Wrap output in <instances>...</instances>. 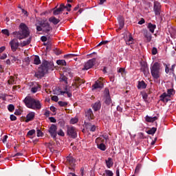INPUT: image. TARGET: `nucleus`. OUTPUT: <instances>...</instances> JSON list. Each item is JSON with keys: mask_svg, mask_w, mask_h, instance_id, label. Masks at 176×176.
Segmentation results:
<instances>
[{"mask_svg": "<svg viewBox=\"0 0 176 176\" xmlns=\"http://www.w3.org/2000/svg\"><path fill=\"white\" fill-rule=\"evenodd\" d=\"M54 64L53 62H49L46 60H43L41 65L38 67V71L35 73L34 76L38 78H43L49 71H53Z\"/></svg>", "mask_w": 176, "mask_h": 176, "instance_id": "obj_1", "label": "nucleus"}, {"mask_svg": "<svg viewBox=\"0 0 176 176\" xmlns=\"http://www.w3.org/2000/svg\"><path fill=\"white\" fill-rule=\"evenodd\" d=\"M20 30L18 32H14L12 34L14 38L17 39H25V38H28L30 36V30L28 29V26L25 25V23H21L19 25Z\"/></svg>", "mask_w": 176, "mask_h": 176, "instance_id": "obj_2", "label": "nucleus"}, {"mask_svg": "<svg viewBox=\"0 0 176 176\" xmlns=\"http://www.w3.org/2000/svg\"><path fill=\"white\" fill-rule=\"evenodd\" d=\"M23 102L27 108H30V109H41L42 108L41 101L32 96H26L23 100Z\"/></svg>", "mask_w": 176, "mask_h": 176, "instance_id": "obj_3", "label": "nucleus"}, {"mask_svg": "<svg viewBox=\"0 0 176 176\" xmlns=\"http://www.w3.org/2000/svg\"><path fill=\"white\" fill-rule=\"evenodd\" d=\"M162 64L155 62L151 67V74L154 79H159L160 78V68Z\"/></svg>", "mask_w": 176, "mask_h": 176, "instance_id": "obj_4", "label": "nucleus"}, {"mask_svg": "<svg viewBox=\"0 0 176 176\" xmlns=\"http://www.w3.org/2000/svg\"><path fill=\"white\" fill-rule=\"evenodd\" d=\"M39 24L41 27H42L43 32L46 34H49V32L53 30V28L50 26V23L47 22V20H43L40 21Z\"/></svg>", "mask_w": 176, "mask_h": 176, "instance_id": "obj_5", "label": "nucleus"}, {"mask_svg": "<svg viewBox=\"0 0 176 176\" xmlns=\"http://www.w3.org/2000/svg\"><path fill=\"white\" fill-rule=\"evenodd\" d=\"M104 140L102 138H97L96 139V144L100 151H106L107 150V146H105V144H104Z\"/></svg>", "mask_w": 176, "mask_h": 176, "instance_id": "obj_6", "label": "nucleus"}, {"mask_svg": "<svg viewBox=\"0 0 176 176\" xmlns=\"http://www.w3.org/2000/svg\"><path fill=\"white\" fill-rule=\"evenodd\" d=\"M96 65V58L89 59L87 63H85L82 71H87Z\"/></svg>", "mask_w": 176, "mask_h": 176, "instance_id": "obj_7", "label": "nucleus"}, {"mask_svg": "<svg viewBox=\"0 0 176 176\" xmlns=\"http://www.w3.org/2000/svg\"><path fill=\"white\" fill-rule=\"evenodd\" d=\"M51 137L54 140H57V126L54 124H52L48 129Z\"/></svg>", "mask_w": 176, "mask_h": 176, "instance_id": "obj_8", "label": "nucleus"}, {"mask_svg": "<svg viewBox=\"0 0 176 176\" xmlns=\"http://www.w3.org/2000/svg\"><path fill=\"white\" fill-rule=\"evenodd\" d=\"M66 164L72 167V168H74V167L76 166V160L69 154V156L66 157Z\"/></svg>", "mask_w": 176, "mask_h": 176, "instance_id": "obj_9", "label": "nucleus"}, {"mask_svg": "<svg viewBox=\"0 0 176 176\" xmlns=\"http://www.w3.org/2000/svg\"><path fill=\"white\" fill-rule=\"evenodd\" d=\"M9 45L11 47L12 52H17V50L19 49V46H20V43H19V41L16 38H13L11 40L9 43Z\"/></svg>", "mask_w": 176, "mask_h": 176, "instance_id": "obj_10", "label": "nucleus"}, {"mask_svg": "<svg viewBox=\"0 0 176 176\" xmlns=\"http://www.w3.org/2000/svg\"><path fill=\"white\" fill-rule=\"evenodd\" d=\"M67 135L72 138H76L78 137V133H76V129L74 126L67 127Z\"/></svg>", "mask_w": 176, "mask_h": 176, "instance_id": "obj_11", "label": "nucleus"}, {"mask_svg": "<svg viewBox=\"0 0 176 176\" xmlns=\"http://www.w3.org/2000/svg\"><path fill=\"white\" fill-rule=\"evenodd\" d=\"M153 10L155 16H160L162 13V6L157 1L154 2Z\"/></svg>", "mask_w": 176, "mask_h": 176, "instance_id": "obj_12", "label": "nucleus"}, {"mask_svg": "<svg viewBox=\"0 0 176 176\" xmlns=\"http://www.w3.org/2000/svg\"><path fill=\"white\" fill-rule=\"evenodd\" d=\"M65 10V7H64V3H61L58 8H55L53 9V14L54 16H58V14H61Z\"/></svg>", "mask_w": 176, "mask_h": 176, "instance_id": "obj_13", "label": "nucleus"}, {"mask_svg": "<svg viewBox=\"0 0 176 176\" xmlns=\"http://www.w3.org/2000/svg\"><path fill=\"white\" fill-rule=\"evenodd\" d=\"M140 71L143 72L144 76H148L149 74V67H148V64L145 62L141 63Z\"/></svg>", "mask_w": 176, "mask_h": 176, "instance_id": "obj_14", "label": "nucleus"}, {"mask_svg": "<svg viewBox=\"0 0 176 176\" xmlns=\"http://www.w3.org/2000/svg\"><path fill=\"white\" fill-rule=\"evenodd\" d=\"M102 78H100L99 80H97L94 85H92V90L97 89H102L104 87V83L101 81Z\"/></svg>", "mask_w": 176, "mask_h": 176, "instance_id": "obj_15", "label": "nucleus"}, {"mask_svg": "<svg viewBox=\"0 0 176 176\" xmlns=\"http://www.w3.org/2000/svg\"><path fill=\"white\" fill-rule=\"evenodd\" d=\"M85 125L87 130H89V131H91L92 133H94L97 129V126L94 124H92L91 122H85Z\"/></svg>", "mask_w": 176, "mask_h": 176, "instance_id": "obj_16", "label": "nucleus"}, {"mask_svg": "<svg viewBox=\"0 0 176 176\" xmlns=\"http://www.w3.org/2000/svg\"><path fill=\"white\" fill-rule=\"evenodd\" d=\"M85 82L86 81H85L84 80L81 79L79 77L74 78V85L77 88H79V87L82 86V85H83V83H85Z\"/></svg>", "mask_w": 176, "mask_h": 176, "instance_id": "obj_17", "label": "nucleus"}, {"mask_svg": "<svg viewBox=\"0 0 176 176\" xmlns=\"http://www.w3.org/2000/svg\"><path fill=\"white\" fill-rule=\"evenodd\" d=\"M118 21L119 23V28H118V31H120V30H122L123 28L124 27V18L122 16H119L118 17Z\"/></svg>", "mask_w": 176, "mask_h": 176, "instance_id": "obj_18", "label": "nucleus"}, {"mask_svg": "<svg viewBox=\"0 0 176 176\" xmlns=\"http://www.w3.org/2000/svg\"><path fill=\"white\" fill-rule=\"evenodd\" d=\"M85 116L87 118L88 120H93L94 119V114L93 113V110L91 109H88L85 112Z\"/></svg>", "mask_w": 176, "mask_h": 176, "instance_id": "obj_19", "label": "nucleus"}, {"mask_svg": "<svg viewBox=\"0 0 176 176\" xmlns=\"http://www.w3.org/2000/svg\"><path fill=\"white\" fill-rule=\"evenodd\" d=\"M34 118H35V112L34 111L30 112L26 116V120H25V123H28V122H31V120H34Z\"/></svg>", "mask_w": 176, "mask_h": 176, "instance_id": "obj_20", "label": "nucleus"}, {"mask_svg": "<svg viewBox=\"0 0 176 176\" xmlns=\"http://www.w3.org/2000/svg\"><path fill=\"white\" fill-rule=\"evenodd\" d=\"M49 21L50 23H52V24L54 25H57V24H58L61 20H60V19L56 18V16H51L49 18Z\"/></svg>", "mask_w": 176, "mask_h": 176, "instance_id": "obj_21", "label": "nucleus"}, {"mask_svg": "<svg viewBox=\"0 0 176 176\" xmlns=\"http://www.w3.org/2000/svg\"><path fill=\"white\" fill-rule=\"evenodd\" d=\"M144 36L148 42H151L152 40V34L148 30H144Z\"/></svg>", "mask_w": 176, "mask_h": 176, "instance_id": "obj_22", "label": "nucleus"}, {"mask_svg": "<svg viewBox=\"0 0 176 176\" xmlns=\"http://www.w3.org/2000/svg\"><path fill=\"white\" fill-rule=\"evenodd\" d=\"M100 109H101V102L97 101L93 105V109L94 111H95V112H97V111H100Z\"/></svg>", "mask_w": 176, "mask_h": 176, "instance_id": "obj_23", "label": "nucleus"}, {"mask_svg": "<svg viewBox=\"0 0 176 176\" xmlns=\"http://www.w3.org/2000/svg\"><path fill=\"white\" fill-rule=\"evenodd\" d=\"M146 122H148V123H153L155 120H157V118L156 116L151 117L149 116H146L145 117Z\"/></svg>", "mask_w": 176, "mask_h": 176, "instance_id": "obj_24", "label": "nucleus"}, {"mask_svg": "<svg viewBox=\"0 0 176 176\" xmlns=\"http://www.w3.org/2000/svg\"><path fill=\"white\" fill-rule=\"evenodd\" d=\"M105 163L107 165V168H111L112 166H113V161L112 158L109 157L107 160H105Z\"/></svg>", "mask_w": 176, "mask_h": 176, "instance_id": "obj_25", "label": "nucleus"}, {"mask_svg": "<svg viewBox=\"0 0 176 176\" xmlns=\"http://www.w3.org/2000/svg\"><path fill=\"white\" fill-rule=\"evenodd\" d=\"M147 28H148L150 32L153 34V32H155V30H156V25L152 24V23H149L148 24Z\"/></svg>", "mask_w": 176, "mask_h": 176, "instance_id": "obj_26", "label": "nucleus"}, {"mask_svg": "<svg viewBox=\"0 0 176 176\" xmlns=\"http://www.w3.org/2000/svg\"><path fill=\"white\" fill-rule=\"evenodd\" d=\"M134 42V38L131 36H129V39L126 40V44L130 45L131 49H134V46L131 45Z\"/></svg>", "mask_w": 176, "mask_h": 176, "instance_id": "obj_27", "label": "nucleus"}, {"mask_svg": "<svg viewBox=\"0 0 176 176\" xmlns=\"http://www.w3.org/2000/svg\"><path fill=\"white\" fill-rule=\"evenodd\" d=\"M138 89H146V83L145 81L142 80L138 82Z\"/></svg>", "mask_w": 176, "mask_h": 176, "instance_id": "obj_28", "label": "nucleus"}, {"mask_svg": "<svg viewBox=\"0 0 176 176\" xmlns=\"http://www.w3.org/2000/svg\"><path fill=\"white\" fill-rule=\"evenodd\" d=\"M60 94H62V96H64V94H67L69 98H71V97H72V93L71 92V90L69 89L67 91H60Z\"/></svg>", "mask_w": 176, "mask_h": 176, "instance_id": "obj_29", "label": "nucleus"}, {"mask_svg": "<svg viewBox=\"0 0 176 176\" xmlns=\"http://www.w3.org/2000/svg\"><path fill=\"white\" fill-rule=\"evenodd\" d=\"M32 41V37H29L27 41H23L21 43L22 46H27L28 45H30L31 43V41Z\"/></svg>", "mask_w": 176, "mask_h": 176, "instance_id": "obj_30", "label": "nucleus"}, {"mask_svg": "<svg viewBox=\"0 0 176 176\" xmlns=\"http://www.w3.org/2000/svg\"><path fill=\"white\" fill-rule=\"evenodd\" d=\"M39 90H41V85H36L31 89L32 93H36V91H39Z\"/></svg>", "mask_w": 176, "mask_h": 176, "instance_id": "obj_31", "label": "nucleus"}, {"mask_svg": "<svg viewBox=\"0 0 176 176\" xmlns=\"http://www.w3.org/2000/svg\"><path fill=\"white\" fill-rule=\"evenodd\" d=\"M79 54H69L64 55V58H74V57H78Z\"/></svg>", "mask_w": 176, "mask_h": 176, "instance_id": "obj_32", "label": "nucleus"}, {"mask_svg": "<svg viewBox=\"0 0 176 176\" xmlns=\"http://www.w3.org/2000/svg\"><path fill=\"white\" fill-rule=\"evenodd\" d=\"M34 64H35L36 65H39V64H41V59L39 58V56H34Z\"/></svg>", "mask_w": 176, "mask_h": 176, "instance_id": "obj_33", "label": "nucleus"}, {"mask_svg": "<svg viewBox=\"0 0 176 176\" xmlns=\"http://www.w3.org/2000/svg\"><path fill=\"white\" fill-rule=\"evenodd\" d=\"M167 94L168 97H171V96H174V94H175V90H174V89H168L167 90Z\"/></svg>", "mask_w": 176, "mask_h": 176, "instance_id": "obj_34", "label": "nucleus"}, {"mask_svg": "<svg viewBox=\"0 0 176 176\" xmlns=\"http://www.w3.org/2000/svg\"><path fill=\"white\" fill-rule=\"evenodd\" d=\"M104 102L106 105H111V104H112V99H111V96L106 97Z\"/></svg>", "mask_w": 176, "mask_h": 176, "instance_id": "obj_35", "label": "nucleus"}, {"mask_svg": "<svg viewBox=\"0 0 176 176\" xmlns=\"http://www.w3.org/2000/svg\"><path fill=\"white\" fill-rule=\"evenodd\" d=\"M156 130H157V128L153 127L147 131V134L153 135L156 133Z\"/></svg>", "mask_w": 176, "mask_h": 176, "instance_id": "obj_36", "label": "nucleus"}, {"mask_svg": "<svg viewBox=\"0 0 176 176\" xmlns=\"http://www.w3.org/2000/svg\"><path fill=\"white\" fill-rule=\"evenodd\" d=\"M64 8H65V9H66V10L67 12H71V8H72V5H71V3H67V4H66V6H65V4H64Z\"/></svg>", "mask_w": 176, "mask_h": 176, "instance_id": "obj_37", "label": "nucleus"}, {"mask_svg": "<svg viewBox=\"0 0 176 176\" xmlns=\"http://www.w3.org/2000/svg\"><path fill=\"white\" fill-rule=\"evenodd\" d=\"M104 98L111 97V94H109V89L108 88H105L104 91Z\"/></svg>", "mask_w": 176, "mask_h": 176, "instance_id": "obj_38", "label": "nucleus"}, {"mask_svg": "<svg viewBox=\"0 0 176 176\" xmlns=\"http://www.w3.org/2000/svg\"><path fill=\"white\" fill-rule=\"evenodd\" d=\"M142 167V165L141 164H138L135 169V174H138Z\"/></svg>", "mask_w": 176, "mask_h": 176, "instance_id": "obj_39", "label": "nucleus"}, {"mask_svg": "<svg viewBox=\"0 0 176 176\" xmlns=\"http://www.w3.org/2000/svg\"><path fill=\"white\" fill-rule=\"evenodd\" d=\"M56 64H58V65H67V62L64 60H58Z\"/></svg>", "mask_w": 176, "mask_h": 176, "instance_id": "obj_40", "label": "nucleus"}, {"mask_svg": "<svg viewBox=\"0 0 176 176\" xmlns=\"http://www.w3.org/2000/svg\"><path fill=\"white\" fill-rule=\"evenodd\" d=\"M36 133V131H35V129H32L28 132L27 136L30 137L31 135H35Z\"/></svg>", "mask_w": 176, "mask_h": 176, "instance_id": "obj_41", "label": "nucleus"}, {"mask_svg": "<svg viewBox=\"0 0 176 176\" xmlns=\"http://www.w3.org/2000/svg\"><path fill=\"white\" fill-rule=\"evenodd\" d=\"M8 85H13L14 83V77L10 76V79L8 80Z\"/></svg>", "mask_w": 176, "mask_h": 176, "instance_id": "obj_42", "label": "nucleus"}, {"mask_svg": "<svg viewBox=\"0 0 176 176\" xmlns=\"http://www.w3.org/2000/svg\"><path fill=\"white\" fill-rule=\"evenodd\" d=\"M166 97H168V94L166 92L163 93L161 96H160V100L161 101H164V99L166 98Z\"/></svg>", "mask_w": 176, "mask_h": 176, "instance_id": "obj_43", "label": "nucleus"}, {"mask_svg": "<svg viewBox=\"0 0 176 176\" xmlns=\"http://www.w3.org/2000/svg\"><path fill=\"white\" fill-rule=\"evenodd\" d=\"M60 135V137H64L65 133H64V131L63 129H59L58 132H56V135Z\"/></svg>", "mask_w": 176, "mask_h": 176, "instance_id": "obj_44", "label": "nucleus"}, {"mask_svg": "<svg viewBox=\"0 0 176 176\" xmlns=\"http://www.w3.org/2000/svg\"><path fill=\"white\" fill-rule=\"evenodd\" d=\"M8 109L10 112H13L14 111V105L10 104L8 106Z\"/></svg>", "mask_w": 176, "mask_h": 176, "instance_id": "obj_45", "label": "nucleus"}, {"mask_svg": "<svg viewBox=\"0 0 176 176\" xmlns=\"http://www.w3.org/2000/svg\"><path fill=\"white\" fill-rule=\"evenodd\" d=\"M104 172L107 176H113V172L112 170H105Z\"/></svg>", "mask_w": 176, "mask_h": 176, "instance_id": "obj_46", "label": "nucleus"}, {"mask_svg": "<svg viewBox=\"0 0 176 176\" xmlns=\"http://www.w3.org/2000/svg\"><path fill=\"white\" fill-rule=\"evenodd\" d=\"M58 104L60 107H67V105H68V102L63 101L58 102Z\"/></svg>", "mask_w": 176, "mask_h": 176, "instance_id": "obj_47", "label": "nucleus"}, {"mask_svg": "<svg viewBox=\"0 0 176 176\" xmlns=\"http://www.w3.org/2000/svg\"><path fill=\"white\" fill-rule=\"evenodd\" d=\"M69 89L71 90V91H75L78 87H76V85H75V82L72 85L71 87H69Z\"/></svg>", "mask_w": 176, "mask_h": 176, "instance_id": "obj_48", "label": "nucleus"}, {"mask_svg": "<svg viewBox=\"0 0 176 176\" xmlns=\"http://www.w3.org/2000/svg\"><path fill=\"white\" fill-rule=\"evenodd\" d=\"M21 113H23V110H21L20 109L15 110L14 115H16L19 116L21 115Z\"/></svg>", "mask_w": 176, "mask_h": 176, "instance_id": "obj_49", "label": "nucleus"}, {"mask_svg": "<svg viewBox=\"0 0 176 176\" xmlns=\"http://www.w3.org/2000/svg\"><path fill=\"white\" fill-rule=\"evenodd\" d=\"M2 34H3L4 35H6V36H9L10 33H9V30L8 29H4L1 30Z\"/></svg>", "mask_w": 176, "mask_h": 176, "instance_id": "obj_50", "label": "nucleus"}, {"mask_svg": "<svg viewBox=\"0 0 176 176\" xmlns=\"http://www.w3.org/2000/svg\"><path fill=\"white\" fill-rule=\"evenodd\" d=\"M165 65V72L166 74H169L170 73V68L168 67H170V64L167 65V64H164Z\"/></svg>", "mask_w": 176, "mask_h": 176, "instance_id": "obj_51", "label": "nucleus"}, {"mask_svg": "<svg viewBox=\"0 0 176 176\" xmlns=\"http://www.w3.org/2000/svg\"><path fill=\"white\" fill-rule=\"evenodd\" d=\"M99 138H103L104 139V141H107L108 140V139L109 138V136L108 135V134L107 133H104L102 137H99Z\"/></svg>", "mask_w": 176, "mask_h": 176, "instance_id": "obj_52", "label": "nucleus"}, {"mask_svg": "<svg viewBox=\"0 0 176 176\" xmlns=\"http://www.w3.org/2000/svg\"><path fill=\"white\" fill-rule=\"evenodd\" d=\"M61 80L62 82H65L66 85H68V78H67L65 76H62Z\"/></svg>", "mask_w": 176, "mask_h": 176, "instance_id": "obj_53", "label": "nucleus"}, {"mask_svg": "<svg viewBox=\"0 0 176 176\" xmlns=\"http://www.w3.org/2000/svg\"><path fill=\"white\" fill-rule=\"evenodd\" d=\"M37 137H42L43 135V132L41 129H37L36 131Z\"/></svg>", "mask_w": 176, "mask_h": 176, "instance_id": "obj_54", "label": "nucleus"}, {"mask_svg": "<svg viewBox=\"0 0 176 176\" xmlns=\"http://www.w3.org/2000/svg\"><path fill=\"white\" fill-rule=\"evenodd\" d=\"M10 119L12 122H14V120H17V117H16V116L12 114L10 116Z\"/></svg>", "mask_w": 176, "mask_h": 176, "instance_id": "obj_55", "label": "nucleus"}, {"mask_svg": "<svg viewBox=\"0 0 176 176\" xmlns=\"http://www.w3.org/2000/svg\"><path fill=\"white\" fill-rule=\"evenodd\" d=\"M51 100L52 101H54L55 102H58V96H53L52 98H51Z\"/></svg>", "mask_w": 176, "mask_h": 176, "instance_id": "obj_56", "label": "nucleus"}, {"mask_svg": "<svg viewBox=\"0 0 176 176\" xmlns=\"http://www.w3.org/2000/svg\"><path fill=\"white\" fill-rule=\"evenodd\" d=\"M70 123L71 124H75V123H78V118H72Z\"/></svg>", "mask_w": 176, "mask_h": 176, "instance_id": "obj_57", "label": "nucleus"}, {"mask_svg": "<svg viewBox=\"0 0 176 176\" xmlns=\"http://www.w3.org/2000/svg\"><path fill=\"white\" fill-rule=\"evenodd\" d=\"M152 54H153V56L157 54V48H156V47H153V49H152Z\"/></svg>", "mask_w": 176, "mask_h": 176, "instance_id": "obj_58", "label": "nucleus"}, {"mask_svg": "<svg viewBox=\"0 0 176 176\" xmlns=\"http://www.w3.org/2000/svg\"><path fill=\"white\" fill-rule=\"evenodd\" d=\"M107 43H109V41H101L97 46H102V45H107Z\"/></svg>", "mask_w": 176, "mask_h": 176, "instance_id": "obj_59", "label": "nucleus"}, {"mask_svg": "<svg viewBox=\"0 0 176 176\" xmlns=\"http://www.w3.org/2000/svg\"><path fill=\"white\" fill-rule=\"evenodd\" d=\"M49 120L51 122V123H56V122H57V120H56L54 117H50Z\"/></svg>", "mask_w": 176, "mask_h": 176, "instance_id": "obj_60", "label": "nucleus"}, {"mask_svg": "<svg viewBox=\"0 0 176 176\" xmlns=\"http://www.w3.org/2000/svg\"><path fill=\"white\" fill-rule=\"evenodd\" d=\"M118 72L119 74H121L122 75H123V74H124V72H125L124 68L120 67V68L118 69Z\"/></svg>", "mask_w": 176, "mask_h": 176, "instance_id": "obj_61", "label": "nucleus"}, {"mask_svg": "<svg viewBox=\"0 0 176 176\" xmlns=\"http://www.w3.org/2000/svg\"><path fill=\"white\" fill-rule=\"evenodd\" d=\"M8 138L9 137L8 136V135H6L3 136V140H2V142H3V144L6 143V141H8Z\"/></svg>", "mask_w": 176, "mask_h": 176, "instance_id": "obj_62", "label": "nucleus"}, {"mask_svg": "<svg viewBox=\"0 0 176 176\" xmlns=\"http://www.w3.org/2000/svg\"><path fill=\"white\" fill-rule=\"evenodd\" d=\"M41 41L42 42H46V41H47V37H46L45 36H42L41 37Z\"/></svg>", "mask_w": 176, "mask_h": 176, "instance_id": "obj_63", "label": "nucleus"}, {"mask_svg": "<svg viewBox=\"0 0 176 176\" xmlns=\"http://www.w3.org/2000/svg\"><path fill=\"white\" fill-rule=\"evenodd\" d=\"M46 146H47V148H49V149L52 150V146H53V143H46Z\"/></svg>", "mask_w": 176, "mask_h": 176, "instance_id": "obj_64", "label": "nucleus"}]
</instances>
